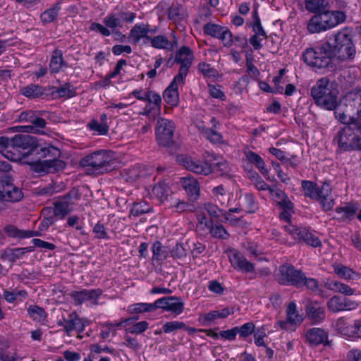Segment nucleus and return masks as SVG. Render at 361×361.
Wrapping results in <instances>:
<instances>
[{
	"instance_id": "nucleus-1",
	"label": "nucleus",
	"mask_w": 361,
	"mask_h": 361,
	"mask_svg": "<svg viewBox=\"0 0 361 361\" xmlns=\"http://www.w3.org/2000/svg\"><path fill=\"white\" fill-rule=\"evenodd\" d=\"M329 52L333 59L348 61L355 59L356 47L353 42V32L345 27L334 35V42L330 43Z\"/></svg>"
},
{
	"instance_id": "nucleus-2",
	"label": "nucleus",
	"mask_w": 361,
	"mask_h": 361,
	"mask_svg": "<svg viewBox=\"0 0 361 361\" xmlns=\"http://www.w3.org/2000/svg\"><path fill=\"white\" fill-rule=\"evenodd\" d=\"M36 161L34 165V170L42 173H54L63 169L66 164L59 159L61 156V151L52 145L41 147L39 145L37 150L34 153Z\"/></svg>"
},
{
	"instance_id": "nucleus-3",
	"label": "nucleus",
	"mask_w": 361,
	"mask_h": 361,
	"mask_svg": "<svg viewBox=\"0 0 361 361\" xmlns=\"http://www.w3.org/2000/svg\"><path fill=\"white\" fill-rule=\"evenodd\" d=\"M343 123L345 126L337 132L333 140L337 144L338 151L361 150V121Z\"/></svg>"
},
{
	"instance_id": "nucleus-4",
	"label": "nucleus",
	"mask_w": 361,
	"mask_h": 361,
	"mask_svg": "<svg viewBox=\"0 0 361 361\" xmlns=\"http://www.w3.org/2000/svg\"><path fill=\"white\" fill-rule=\"evenodd\" d=\"M334 114L341 123L360 121L355 116L361 114V90L348 92L338 105Z\"/></svg>"
},
{
	"instance_id": "nucleus-5",
	"label": "nucleus",
	"mask_w": 361,
	"mask_h": 361,
	"mask_svg": "<svg viewBox=\"0 0 361 361\" xmlns=\"http://www.w3.org/2000/svg\"><path fill=\"white\" fill-rule=\"evenodd\" d=\"M337 94V90L334 88L333 84H330L327 78L319 80L311 90V94L318 106L334 111L338 106Z\"/></svg>"
},
{
	"instance_id": "nucleus-6",
	"label": "nucleus",
	"mask_w": 361,
	"mask_h": 361,
	"mask_svg": "<svg viewBox=\"0 0 361 361\" xmlns=\"http://www.w3.org/2000/svg\"><path fill=\"white\" fill-rule=\"evenodd\" d=\"M344 12L324 10L316 13L308 21L307 30L310 33H319L331 29L345 20Z\"/></svg>"
},
{
	"instance_id": "nucleus-7",
	"label": "nucleus",
	"mask_w": 361,
	"mask_h": 361,
	"mask_svg": "<svg viewBox=\"0 0 361 361\" xmlns=\"http://www.w3.org/2000/svg\"><path fill=\"white\" fill-rule=\"evenodd\" d=\"M329 42L305 49L302 54L304 62L309 66L319 69L327 68L332 59Z\"/></svg>"
},
{
	"instance_id": "nucleus-8",
	"label": "nucleus",
	"mask_w": 361,
	"mask_h": 361,
	"mask_svg": "<svg viewBox=\"0 0 361 361\" xmlns=\"http://www.w3.org/2000/svg\"><path fill=\"white\" fill-rule=\"evenodd\" d=\"M112 161L113 155L111 151L98 150L82 157L79 164L82 168H89L94 171L104 173L108 171Z\"/></svg>"
},
{
	"instance_id": "nucleus-9",
	"label": "nucleus",
	"mask_w": 361,
	"mask_h": 361,
	"mask_svg": "<svg viewBox=\"0 0 361 361\" xmlns=\"http://www.w3.org/2000/svg\"><path fill=\"white\" fill-rule=\"evenodd\" d=\"M39 144L35 137L30 135L18 134L13 136V151L19 155L18 160L26 159L33 155Z\"/></svg>"
},
{
	"instance_id": "nucleus-10",
	"label": "nucleus",
	"mask_w": 361,
	"mask_h": 361,
	"mask_svg": "<svg viewBox=\"0 0 361 361\" xmlns=\"http://www.w3.org/2000/svg\"><path fill=\"white\" fill-rule=\"evenodd\" d=\"M303 272L296 269L292 264H286L279 267V273L276 274L277 281L285 286H293L297 288L301 287L304 279Z\"/></svg>"
},
{
	"instance_id": "nucleus-11",
	"label": "nucleus",
	"mask_w": 361,
	"mask_h": 361,
	"mask_svg": "<svg viewBox=\"0 0 361 361\" xmlns=\"http://www.w3.org/2000/svg\"><path fill=\"white\" fill-rule=\"evenodd\" d=\"M175 126L173 121L160 118L157 121L156 133L157 140L160 145L169 147L173 142Z\"/></svg>"
},
{
	"instance_id": "nucleus-12",
	"label": "nucleus",
	"mask_w": 361,
	"mask_h": 361,
	"mask_svg": "<svg viewBox=\"0 0 361 361\" xmlns=\"http://www.w3.org/2000/svg\"><path fill=\"white\" fill-rule=\"evenodd\" d=\"M195 56L192 49L186 46L181 47L176 53L174 62L180 65L176 77L185 80L192 66Z\"/></svg>"
},
{
	"instance_id": "nucleus-13",
	"label": "nucleus",
	"mask_w": 361,
	"mask_h": 361,
	"mask_svg": "<svg viewBox=\"0 0 361 361\" xmlns=\"http://www.w3.org/2000/svg\"><path fill=\"white\" fill-rule=\"evenodd\" d=\"M176 161L180 165L195 173L207 176L212 171V166L208 162L195 161L186 154L178 155Z\"/></svg>"
},
{
	"instance_id": "nucleus-14",
	"label": "nucleus",
	"mask_w": 361,
	"mask_h": 361,
	"mask_svg": "<svg viewBox=\"0 0 361 361\" xmlns=\"http://www.w3.org/2000/svg\"><path fill=\"white\" fill-rule=\"evenodd\" d=\"M203 31L207 35L219 39L226 47H230L233 44V35L227 27L209 23L204 25Z\"/></svg>"
},
{
	"instance_id": "nucleus-15",
	"label": "nucleus",
	"mask_w": 361,
	"mask_h": 361,
	"mask_svg": "<svg viewBox=\"0 0 361 361\" xmlns=\"http://www.w3.org/2000/svg\"><path fill=\"white\" fill-rule=\"evenodd\" d=\"M286 232L291 235L294 238L304 241L307 245L314 247H319L322 245L321 240L318 237L309 232L306 228L297 227L296 226L289 224L285 226Z\"/></svg>"
},
{
	"instance_id": "nucleus-16",
	"label": "nucleus",
	"mask_w": 361,
	"mask_h": 361,
	"mask_svg": "<svg viewBox=\"0 0 361 361\" xmlns=\"http://www.w3.org/2000/svg\"><path fill=\"white\" fill-rule=\"evenodd\" d=\"M23 192L19 187L8 181L0 182V201L18 202L23 198Z\"/></svg>"
},
{
	"instance_id": "nucleus-17",
	"label": "nucleus",
	"mask_w": 361,
	"mask_h": 361,
	"mask_svg": "<svg viewBox=\"0 0 361 361\" xmlns=\"http://www.w3.org/2000/svg\"><path fill=\"white\" fill-rule=\"evenodd\" d=\"M87 323L86 319L80 318L76 312H73L67 317H63L61 320L58 321L57 324L63 326L66 334L70 336L73 331L82 333L85 330Z\"/></svg>"
},
{
	"instance_id": "nucleus-18",
	"label": "nucleus",
	"mask_w": 361,
	"mask_h": 361,
	"mask_svg": "<svg viewBox=\"0 0 361 361\" xmlns=\"http://www.w3.org/2000/svg\"><path fill=\"white\" fill-rule=\"evenodd\" d=\"M302 322V317L298 314L295 303L292 302L287 307L286 320H279L277 322V324L282 329L292 331H295L296 326Z\"/></svg>"
},
{
	"instance_id": "nucleus-19",
	"label": "nucleus",
	"mask_w": 361,
	"mask_h": 361,
	"mask_svg": "<svg viewBox=\"0 0 361 361\" xmlns=\"http://www.w3.org/2000/svg\"><path fill=\"white\" fill-rule=\"evenodd\" d=\"M154 306L155 310L161 308L176 314H181L184 310V303L180 301L179 298L174 296L159 298L154 302Z\"/></svg>"
},
{
	"instance_id": "nucleus-20",
	"label": "nucleus",
	"mask_w": 361,
	"mask_h": 361,
	"mask_svg": "<svg viewBox=\"0 0 361 361\" xmlns=\"http://www.w3.org/2000/svg\"><path fill=\"white\" fill-rule=\"evenodd\" d=\"M328 310L334 313L352 310L357 307V303L347 298L339 295L333 296L326 303Z\"/></svg>"
},
{
	"instance_id": "nucleus-21",
	"label": "nucleus",
	"mask_w": 361,
	"mask_h": 361,
	"mask_svg": "<svg viewBox=\"0 0 361 361\" xmlns=\"http://www.w3.org/2000/svg\"><path fill=\"white\" fill-rule=\"evenodd\" d=\"M305 337L307 342L312 346L320 344L329 345L330 344V341L328 340V333L321 328H311L307 330Z\"/></svg>"
},
{
	"instance_id": "nucleus-22",
	"label": "nucleus",
	"mask_w": 361,
	"mask_h": 361,
	"mask_svg": "<svg viewBox=\"0 0 361 361\" xmlns=\"http://www.w3.org/2000/svg\"><path fill=\"white\" fill-rule=\"evenodd\" d=\"M185 80L174 77L170 85L164 91L163 99L166 104L171 106H176L179 103L178 85L184 84Z\"/></svg>"
},
{
	"instance_id": "nucleus-23",
	"label": "nucleus",
	"mask_w": 361,
	"mask_h": 361,
	"mask_svg": "<svg viewBox=\"0 0 361 361\" xmlns=\"http://www.w3.org/2000/svg\"><path fill=\"white\" fill-rule=\"evenodd\" d=\"M228 257L230 262L235 269L247 273L255 271V265L236 250H231Z\"/></svg>"
},
{
	"instance_id": "nucleus-24",
	"label": "nucleus",
	"mask_w": 361,
	"mask_h": 361,
	"mask_svg": "<svg viewBox=\"0 0 361 361\" xmlns=\"http://www.w3.org/2000/svg\"><path fill=\"white\" fill-rule=\"evenodd\" d=\"M305 309L307 318L314 324H319L325 319L324 308L317 302L309 300Z\"/></svg>"
},
{
	"instance_id": "nucleus-25",
	"label": "nucleus",
	"mask_w": 361,
	"mask_h": 361,
	"mask_svg": "<svg viewBox=\"0 0 361 361\" xmlns=\"http://www.w3.org/2000/svg\"><path fill=\"white\" fill-rule=\"evenodd\" d=\"M180 184L191 201H196L200 195V188L197 180L192 176L180 178Z\"/></svg>"
},
{
	"instance_id": "nucleus-26",
	"label": "nucleus",
	"mask_w": 361,
	"mask_h": 361,
	"mask_svg": "<svg viewBox=\"0 0 361 361\" xmlns=\"http://www.w3.org/2000/svg\"><path fill=\"white\" fill-rule=\"evenodd\" d=\"M102 294V290L98 288L91 290L84 289L80 291L74 290L69 295L73 299L75 304L79 305L88 300H97Z\"/></svg>"
},
{
	"instance_id": "nucleus-27",
	"label": "nucleus",
	"mask_w": 361,
	"mask_h": 361,
	"mask_svg": "<svg viewBox=\"0 0 361 361\" xmlns=\"http://www.w3.org/2000/svg\"><path fill=\"white\" fill-rule=\"evenodd\" d=\"M269 193L272 199L282 208L290 210L293 207V203L288 199L286 193L276 185L271 186Z\"/></svg>"
},
{
	"instance_id": "nucleus-28",
	"label": "nucleus",
	"mask_w": 361,
	"mask_h": 361,
	"mask_svg": "<svg viewBox=\"0 0 361 361\" xmlns=\"http://www.w3.org/2000/svg\"><path fill=\"white\" fill-rule=\"evenodd\" d=\"M131 94L138 100L153 103L157 106H159L161 101V96L158 93L149 90L146 91L142 89L134 90Z\"/></svg>"
},
{
	"instance_id": "nucleus-29",
	"label": "nucleus",
	"mask_w": 361,
	"mask_h": 361,
	"mask_svg": "<svg viewBox=\"0 0 361 361\" xmlns=\"http://www.w3.org/2000/svg\"><path fill=\"white\" fill-rule=\"evenodd\" d=\"M331 192L330 185L326 183H324L321 188H318L319 195L318 198L316 200L320 202L325 211L330 210L334 205L333 200L330 197Z\"/></svg>"
},
{
	"instance_id": "nucleus-30",
	"label": "nucleus",
	"mask_w": 361,
	"mask_h": 361,
	"mask_svg": "<svg viewBox=\"0 0 361 361\" xmlns=\"http://www.w3.org/2000/svg\"><path fill=\"white\" fill-rule=\"evenodd\" d=\"M186 9L179 3H173L168 9V18L174 23H180L188 17Z\"/></svg>"
},
{
	"instance_id": "nucleus-31",
	"label": "nucleus",
	"mask_w": 361,
	"mask_h": 361,
	"mask_svg": "<svg viewBox=\"0 0 361 361\" xmlns=\"http://www.w3.org/2000/svg\"><path fill=\"white\" fill-rule=\"evenodd\" d=\"M0 148L4 156L11 161H16L20 156L16 155V153L13 151V137L8 138L7 137H0Z\"/></svg>"
},
{
	"instance_id": "nucleus-32",
	"label": "nucleus",
	"mask_w": 361,
	"mask_h": 361,
	"mask_svg": "<svg viewBox=\"0 0 361 361\" xmlns=\"http://www.w3.org/2000/svg\"><path fill=\"white\" fill-rule=\"evenodd\" d=\"M247 160L251 164H254L260 173L268 180H269V171L266 168V164L262 159V158L257 154L254 152L248 151L245 152Z\"/></svg>"
},
{
	"instance_id": "nucleus-33",
	"label": "nucleus",
	"mask_w": 361,
	"mask_h": 361,
	"mask_svg": "<svg viewBox=\"0 0 361 361\" xmlns=\"http://www.w3.org/2000/svg\"><path fill=\"white\" fill-rule=\"evenodd\" d=\"M324 286L334 292L340 293L345 295H352L355 293V289L339 281H327L325 283Z\"/></svg>"
},
{
	"instance_id": "nucleus-34",
	"label": "nucleus",
	"mask_w": 361,
	"mask_h": 361,
	"mask_svg": "<svg viewBox=\"0 0 361 361\" xmlns=\"http://www.w3.org/2000/svg\"><path fill=\"white\" fill-rule=\"evenodd\" d=\"M152 46L156 49L173 50L177 46V40L174 39L173 42H171L164 35H157L153 37Z\"/></svg>"
},
{
	"instance_id": "nucleus-35",
	"label": "nucleus",
	"mask_w": 361,
	"mask_h": 361,
	"mask_svg": "<svg viewBox=\"0 0 361 361\" xmlns=\"http://www.w3.org/2000/svg\"><path fill=\"white\" fill-rule=\"evenodd\" d=\"M63 66H66V63L63 58V53L61 50L55 49L51 57L50 71L51 73H59Z\"/></svg>"
},
{
	"instance_id": "nucleus-36",
	"label": "nucleus",
	"mask_w": 361,
	"mask_h": 361,
	"mask_svg": "<svg viewBox=\"0 0 361 361\" xmlns=\"http://www.w3.org/2000/svg\"><path fill=\"white\" fill-rule=\"evenodd\" d=\"M153 192L161 202H164L168 198L172 200L171 197V190L169 186L164 182H159L155 185L153 188Z\"/></svg>"
},
{
	"instance_id": "nucleus-37",
	"label": "nucleus",
	"mask_w": 361,
	"mask_h": 361,
	"mask_svg": "<svg viewBox=\"0 0 361 361\" xmlns=\"http://www.w3.org/2000/svg\"><path fill=\"white\" fill-rule=\"evenodd\" d=\"M73 204V201L59 200L54 203V214L61 219L64 218L71 212V206Z\"/></svg>"
},
{
	"instance_id": "nucleus-38",
	"label": "nucleus",
	"mask_w": 361,
	"mask_h": 361,
	"mask_svg": "<svg viewBox=\"0 0 361 361\" xmlns=\"http://www.w3.org/2000/svg\"><path fill=\"white\" fill-rule=\"evenodd\" d=\"M197 70L205 79H212L214 81L220 77L219 71L205 62L199 63Z\"/></svg>"
},
{
	"instance_id": "nucleus-39",
	"label": "nucleus",
	"mask_w": 361,
	"mask_h": 361,
	"mask_svg": "<svg viewBox=\"0 0 361 361\" xmlns=\"http://www.w3.org/2000/svg\"><path fill=\"white\" fill-rule=\"evenodd\" d=\"M334 272L341 278L345 280L359 279L360 274L354 271L352 269L343 264H337L334 267Z\"/></svg>"
},
{
	"instance_id": "nucleus-40",
	"label": "nucleus",
	"mask_w": 361,
	"mask_h": 361,
	"mask_svg": "<svg viewBox=\"0 0 361 361\" xmlns=\"http://www.w3.org/2000/svg\"><path fill=\"white\" fill-rule=\"evenodd\" d=\"M205 227L209 229V232L214 238L227 239L229 237L228 233L222 225H214L212 220L205 221Z\"/></svg>"
},
{
	"instance_id": "nucleus-41",
	"label": "nucleus",
	"mask_w": 361,
	"mask_h": 361,
	"mask_svg": "<svg viewBox=\"0 0 361 361\" xmlns=\"http://www.w3.org/2000/svg\"><path fill=\"white\" fill-rule=\"evenodd\" d=\"M147 29L148 26L136 24L130 31L128 35L129 41L137 44L143 37H145Z\"/></svg>"
},
{
	"instance_id": "nucleus-42",
	"label": "nucleus",
	"mask_w": 361,
	"mask_h": 361,
	"mask_svg": "<svg viewBox=\"0 0 361 361\" xmlns=\"http://www.w3.org/2000/svg\"><path fill=\"white\" fill-rule=\"evenodd\" d=\"M44 88L36 84H30L20 89L22 94L26 97L37 98L44 94Z\"/></svg>"
},
{
	"instance_id": "nucleus-43",
	"label": "nucleus",
	"mask_w": 361,
	"mask_h": 361,
	"mask_svg": "<svg viewBox=\"0 0 361 361\" xmlns=\"http://www.w3.org/2000/svg\"><path fill=\"white\" fill-rule=\"evenodd\" d=\"M61 9L60 4L57 3L53 5L50 8L44 11L40 16V19L43 23H49L54 21Z\"/></svg>"
},
{
	"instance_id": "nucleus-44",
	"label": "nucleus",
	"mask_w": 361,
	"mask_h": 361,
	"mask_svg": "<svg viewBox=\"0 0 361 361\" xmlns=\"http://www.w3.org/2000/svg\"><path fill=\"white\" fill-rule=\"evenodd\" d=\"M306 9L312 13L326 10L329 3L327 0H305Z\"/></svg>"
},
{
	"instance_id": "nucleus-45",
	"label": "nucleus",
	"mask_w": 361,
	"mask_h": 361,
	"mask_svg": "<svg viewBox=\"0 0 361 361\" xmlns=\"http://www.w3.org/2000/svg\"><path fill=\"white\" fill-rule=\"evenodd\" d=\"M155 310L154 303H135L128 307V311L130 314H137L143 312H149Z\"/></svg>"
},
{
	"instance_id": "nucleus-46",
	"label": "nucleus",
	"mask_w": 361,
	"mask_h": 361,
	"mask_svg": "<svg viewBox=\"0 0 361 361\" xmlns=\"http://www.w3.org/2000/svg\"><path fill=\"white\" fill-rule=\"evenodd\" d=\"M302 187L305 196L313 200L318 198V187L316 183L309 180H303L302 182Z\"/></svg>"
},
{
	"instance_id": "nucleus-47",
	"label": "nucleus",
	"mask_w": 361,
	"mask_h": 361,
	"mask_svg": "<svg viewBox=\"0 0 361 361\" xmlns=\"http://www.w3.org/2000/svg\"><path fill=\"white\" fill-rule=\"evenodd\" d=\"M212 195L221 205L226 204L228 202V195L222 185L214 187L212 189Z\"/></svg>"
},
{
	"instance_id": "nucleus-48",
	"label": "nucleus",
	"mask_w": 361,
	"mask_h": 361,
	"mask_svg": "<svg viewBox=\"0 0 361 361\" xmlns=\"http://www.w3.org/2000/svg\"><path fill=\"white\" fill-rule=\"evenodd\" d=\"M27 313L33 320L37 322L44 320L47 317L44 310L37 305H30L27 308Z\"/></svg>"
},
{
	"instance_id": "nucleus-49",
	"label": "nucleus",
	"mask_w": 361,
	"mask_h": 361,
	"mask_svg": "<svg viewBox=\"0 0 361 361\" xmlns=\"http://www.w3.org/2000/svg\"><path fill=\"white\" fill-rule=\"evenodd\" d=\"M151 209L152 207L146 202H140L133 204L130 213L134 216H139L148 213Z\"/></svg>"
},
{
	"instance_id": "nucleus-50",
	"label": "nucleus",
	"mask_w": 361,
	"mask_h": 361,
	"mask_svg": "<svg viewBox=\"0 0 361 361\" xmlns=\"http://www.w3.org/2000/svg\"><path fill=\"white\" fill-rule=\"evenodd\" d=\"M204 208L210 216V220H219L221 216H223L224 210L219 209L216 204L210 202L205 203Z\"/></svg>"
},
{
	"instance_id": "nucleus-51",
	"label": "nucleus",
	"mask_w": 361,
	"mask_h": 361,
	"mask_svg": "<svg viewBox=\"0 0 361 361\" xmlns=\"http://www.w3.org/2000/svg\"><path fill=\"white\" fill-rule=\"evenodd\" d=\"M152 252L153 258L158 261L164 260L167 257V251L159 241H157L154 243L152 246Z\"/></svg>"
},
{
	"instance_id": "nucleus-52",
	"label": "nucleus",
	"mask_w": 361,
	"mask_h": 361,
	"mask_svg": "<svg viewBox=\"0 0 361 361\" xmlns=\"http://www.w3.org/2000/svg\"><path fill=\"white\" fill-rule=\"evenodd\" d=\"M357 208H355L353 205H346L336 208V212L341 215V218L343 219H351L354 217Z\"/></svg>"
},
{
	"instance_id": "nucleus-53",
	"label": "nucleus",
	"mask_w": 361,
	"mask_h": 361,
	"mask_svg": "<svg viewBox=\"0 0 361 361\" xmlns=\"http://www.w3.org/2000/svg\"><path fill=\"white\" fill-rule=\"evenodd\" d=\"M56 92L60 97L71 98L76 95L75 89L72 88L71 85L68 82L58 88Z\"/></svg>"
},
{
	"instance_id": "nucleus-54",
	"label": "nucleus",
	"mask_w": 361,
	"mask_h": 361,
	"mask_svg": "<svg viewBox=\"0 0 361 361\" xmlns=\"http://www.w3.org/2000/svg\"><path fill=\"white\" fill-rule=\"evenodd\" d=\"M104 23L105 25L110 28L113 29V30H115L116 27H121L122 24L116 13H110L109 14L106 18L104 19Z\"/></svg>"
},
{
	"instance_id": "nucleus-55",
	"label": "nucleus",
	"mask_w": 361,
	"mask_h": 361,
	"mask_svg": "<svg viewBox=\"0 0 361 361\" xmlns=\"http://www.w3.org/2000/svg\"><path fill=\"white\" fill-rule=\"evenodd\" d=\"M87 126L90 130L97 132L99 135H106L109 130L106 123H99L96 120H92Z\"/></svg>"
},
{
	"instance_id": "nucleus-56",
	"label": "nucleus",
	"mask_w": 361,
	"mask_h": 361,
	"mask_svg": "<svg viewBox=\"0 0 361 361\" xmlns=\"http://www.w3.org/2000/svg\"><path fill=\"white\" fill-rule=\"evenodd\" d=\"M255 325L252 322H247L241 326H235L237 334H239L240 337L247 338L255 331Z\"/></svg>"
},
{
	"instance_id": "nucleus-57",
	"label": "nucleus",
	"mask_w": 361,
	"mask_h": 361,
	"mask_svg": "<svg viewBox=\"0 0 361 361\" xmlns=\"http://www.w3.org/2000/svg\"><path fill=\"white\" fill-rule=\"evenodd\" d=\"M4 231L8 237L25 238V230L18 229L13 225H8L4 228Z\"/></svg>"
},
{
	"instance_id": "nucleus-58",
	"label": "nucleus",
	"mask_w": 361,
	"mask_h": 361,
	"mask_svg": "<svg viewBox=\"0 0 361 361\" xmlns=\"http://www.w3.org/2000/svg\"><path fill=\"white\" fill-rule=\"evenodd\" d=\"M336 327L340 334L350 337L353 335L351 327L353 324L347 325L343 318H340L336 322Z\"/></svg>"
},
{
	"instance_id": "nucleus-59",
	"label": "nucleus",
	"mask_w": 361,
	"mask_h": 361,
	"mask_svg": "<svg viewBox=\"0 0 361 361\" xmlns=\"http://www.w3.org/2000/svg\"><path fill=\"white\" fill-rule=\"evenodd\" d=\"M304 279L301 283V287L305 286L306 288L312 292H317L319 290V281L314 278H307L303 273Z\"/></svg>"
},
{
	"instance_id": "nucleus-60",
	"label": "nucleus",
	"mask_w": 361,
	"mask_h": 361,
	"mask_svg": "<svg viewBox=\"0 0 361 361\" xmlns=\"http://www.w3.org/2000/svg\"><path fill=\"white\" fill-rule=\"evenodd\" d=\"M243 200L246 212L249 213L254 212L257 209V207L253 195L251 193L245 194Z\"/></svg>"
},
{
	"instance_id": "nucleus-61",
	"label": "nucleus",
	"mask_w": 361,
	"mask_h": 361,
	"mask_svg": "<svg viewBox=\"0 0 361 361\" xmlns=\"http://www.w3.org/2000/svg\"><path fill=\"white\" fill-rule=\"evenodd\" d=\"M92 231L95 234V238L97 239H109L106 229L105 228L104 226L99 222L96 224L93 228Z\"/></svg>"
},
{
	"instance_id": "nucleus-62",
	"label": "nucleus",
	"mask_w": 361,
	"mask_h": 361,
	"mask_svg": "<svg viewBox=\"0 0 361 361\" xmlns=\"http://www.w3.org/2000/svg\"><path fill=\"white\" fill-rule=\"evenodd\" d=\"M185 327V324L182 322L173 321L166 322L163 326V330L165 333H171L178 329H181Z\"/></svg>"
},
{
	"instance_id": "nucleus-63",
	"label": "nucleus",
	"mask_w": 361,
	"mask_h": 361,
	"mask_svg": "<svg viewBox=\"0 0 361 361\" xmlns=\"http://www.w3.org/2000/svg\"><path fill=\"white\" fill-rule=\"evenodd\" d=\"M149 324L146 321H142L136 323L132 327L127 329V331L133 334H139L145 331L148 329Z\"/></svg>"
},
{
	"instance_id": "nucleus-64",
	"label": "nucleus",
	"mask_w": 361,
	"mask_h": 361,
	"mask_svg": "<svg viewBox=\"0 0 361 361\" xmlns=\"http://www.w3.org/2000/svg\"><path fill=\"white\" fill-rule=\"evenodd\" d=\"M171 256L174 258L182 259L187 255V251L181 243H177L171 251Z\"/></svg>"
}]
</instances>
